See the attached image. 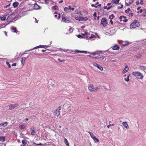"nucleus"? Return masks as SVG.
Segmentation results:
<instances>
[{"mask_svg":"<svg viewBox=\"0 0 146 146\" xmlns=\"http://www.w3.org/2000/svg\"><path fill=\"white\" fill-rule=\"evenodd\" d=\"M16 66V63H13L12 64V66Z\"/></svg>","mask_w":146,"mask_h":146,"instance_id":"obj_57","label":"nucleus"},{"mask_svg":"<svg viewBox=\"0 0 146 146\" xmlns=\"http://www.w3.org/2000/svg\"><path fill=\"white\" fill-rule=\"evenodd\" d=\"M129 69L128 66L127 65L126 66H125L124 69L122 73L123 74H124L125 72H127L128 71V70H129Z\"/></svg>","mask_w":146,"mask_h":146,"instance_id":"obj_13","label":"nucleus"},{"mask_svg":"<svg viewBox=\"0 0 146 146\" xmlns=\"http://www.w3.org/2000/svg\"><path fill=\"white\" fill-rule=\"evenodd\" d=\"M19 5V3L17 2H15L13 4V6L14 8L17 7Z\"/></svg>","mask_w":146,"mask_h":146,"instance_id":"obj_21","label":"nucleus"},{"mask_svg":"<svg viewBox=\"0 0 146 146\" xmlns=\"http://www.w3.org/2000/svg\"><path fill=\"white\" fill-rule=\"evenodd\" d=\"M100 24L101 25H102L104 27L107 26L108 24L107 19L103 17L102 19Z\"/></svg>","mask_w":146,"mask_h":146,"instance_id":"obj_5","label":"nucleus"},{"mask_svg":"<svg viewBox=\"0 0 146 146\" xmlns=\"http://www.w3.org/2000/svg\"><path fill=\"white\" fill-rule=\"evenodd\" d=\"M139 10V11H138L137 12V13H142L143 12V10H142V9H140V10Z\"/></svg>","mask_w":146,"mask_h":146,"instance_id":"obj_50","label":"nucleus"},{"mask_svg":"<svg viewBox=\"0 0 146 146\" xmlns=\"http://www.w3.org/2000/svg\"><path fill=\"white\" fill-rule=\"evenodd\" d=\"M122 124L124 127L126 129H128L129 128L128 124L126 122H124L122 123Z\"/></svg>","mask_w":146,"mask_h":146,"instance_id":"obj_14","label":"nucleus"},{"mask_svg":"<svg viewBox=\"0 0 146 146\" xmlns=\"http://www.w3.org/2000/svg\"><path fill=\"white\" fill-rule=\"evenodd\" d=\"M52 9L53 10H56V6H53L52 7Z\"/></svg>","mask_w":146,"mask_h":146,"instance_id":"obj_47","label":"nucleus"},{"mask_svg":"<svg viewBox=\"0 0 146 146\" xmlns=\"http://www.w3.org/2000/svg\"><path fill=\"white\" fill-rule=\"evenodd\" d=\"M64 22L67 23H69L70 22V20L69 18L67 17H64Z\"/></svg>","mask_w":146,"mask_h":146,"instance_id":"obj_15","label":"nucleus"},{"mask_svg":"<svg viewBox=\"0 0 146 146\" xmlns=\"http://www.w3.org/2000/svg\"><path fill=\"white\" fill-rule=\"evenodd\" d=\"M11 31L13 32L17 33L18 31L15 27H13L11 29Z\"/></svg>","mask_w":146,"mask_h":146,"instance_id":"obj_26","label":"nucleus"},{"mask_svg":"<svg viewBox=\"0 0 146 146\" xmlns=\"http://www.w3.org/2000/svg\"><path fill=\"white\" fill-rule=\"evenodd\" d=\"M39 47H38V46H36V47H34V48H33V49H30L29 51H30V50H33L34 49H36L38 48H39Z\"/></svg>","mask_w":146,"mask_h":146,"instance_id":"obj_54","label":"nucleus"},{"mask_svg":"<svg viewBox=\"0 0 146 146\" xmlns=\"http://www.w3.org/2000/svg\"><path fill=\"white\" fill-rule=\"evenodd\" d=\"M69 30L70 32H72L73 31V30L72 29L71 27L69 29Z\"/></svg>","mask_w":146,"mask_h":146,"instance_id":"obj_52","label":"nucleus"},{"mask_svg":"<svg viewBox=\"0 0 146 146\" xmlns=\"http://www.w3.org/2000/svg\"><path fill=\"white\" fill-rule=\"evenodd\" d=\"M75 15H78V14H80L82 15V12L81 11H79L78 12V11L77 10H75Z\"/></svg>","mask_w":146,"mask_h":146,"instance_id":"obj_29","label":"nucleus"},{"mask_svg":"<svg viewBox=\"0 0 146 146\" xmlns=\"http://www.w3.org/2000/svg\"><path fill=\"white\" fill-rule=\"evenodd\" d=\"M120 21H123L124 22H126L127 21V20L126 18V17L123 16H121L119 18Z\"/></svg>","mask_w":146,"mask_h":146,"instance_id":"obj_11","label":"nucleus"},{"mask_svg":"<svg viewBox=\"0 0 146 146\" xmlns=\"http://www.w3.org/2000/svg\"><path fill=\"white\" fill-rule=\"evenodd\" d=\"M132 74L134 76L139 79H142L143 77V74L139 72H132Z\"/></svg>","mask_w":146,"mask_h":146,"instance_id":"obj_2","label":"nucleus"},{"mask_svg":"<svg viewBox=\"0 0 146 146\" xmlns=\"http://www.w3.org/2000/svg\"><path fill=\"white\" fill-rule=\"evenodd\" d=\"M61 106H59L55 111V113L56 114V115L57 116H58L60 115V111L61 110Z\"/></svg>","mask_w":146,"mask_h":146,"instance_id":"obj_10","label":"nucleus"},{"mask_svg":"<svg viewBox=\"0 0 146 146\" xmlns=\"http://www.w3.org/2000/svg\"><path fill=\"white\" fill-rule=\"evenodd\" d=\"M86 33H87L86 32L85 33V34H84V37H86V38L88 37V34Z\"/></svg>","mask_w":146,"mask_h":146,"instance_id":"obj_49","label":"nucleus"},{"mask_svg":"<svg viewBox=\"0 0 146 146\" xmlns=\"http://www.w3.org/2000/svg\"><path fill=\"white\" fill-rule=\"evenodd\" d=\"M8 124V122H5L3 123H0V127H4L7 126Z\"/></svg>","mask_w":146,"mask_h":146,"instance_id":"obj_18","label":"nucleus"},{"mask_svg":"<svg viewBox=\"0 0 146 146\" xmlns=\"http://www.w3.org/2000/svg\"><path fill=\"white\" fill-rule=\"evenodd\" d=\"M131 9L130 8H128L127 10H125V12L126 13H127L130 11Z\"/></svg>","mask_w":146,"mask_h":146,"instance_id":"obj_40","label":"nucleus"},{"mask_svg":"<svg viewBox=\"0 0 146 146\" xmlns=\"http://www.w3.org/2000/svg\"><path fill=\"white\" fill-rule=\"evenodd\" d=\"M97 67L99 68L100 70H102L103 69V67L98 64V66H97Z\"/></svg>","mask_w":146,"mask_h":146,"instance_id":"obj_38","label":"nucleus"},{"mask_svg":"<svg viewBox=\"0 0 146 146\" xmlns=\"http://www.w3.org/2000/svg\"><path fill=\"white\" fill-rule=\"evenodd\" d=\"M42 52H45V51H46V50H42Z\"/></svg>","mask_w":146,"mask_h":146,"instance_id":"obj_64","label":"nucleus"},{"mask_svg":"<svg viewBox=\"0 0 146 146\" xmlns=\"http://www.w3.org/2000/svg\"><path fill=\"white\" fill-rule=\"evenodd\" d=\"M79 19H77V20H78L79 21H87L88 20V18L87 17H82L80 16L79 17Z\"/></svg>","mask_w":146,"mask_h":146,"instance_id":"obj_9","label":"nucleus"},{"mask_svg":"<svg viewBox=\"0 0 146 146\" xmlns=\"http://www.w3.org/2000/svg\"><path fill=\"white\" fill-rule=\"evenodd\" d=\"M57 14L58 13L57 12H55L54 13V14H55L54 16L56 18L59 19L60 18V14H58V17L57 15Z\"/></svg>","mask_w":146,"mask_h":146,"instance_id":"obj_19","label":"nucleus"},{"mask_svg":"<svg viewBox=\"0 0 146 146\" xmlns=\"http://www.w3.org/2000/svg\"><path fill=\"white\" fill-rule=\"evenodd\" d=\"M139 2L140 4L141 5H142L143 4V0H140Z\"/></svg>","mask_w":146,"mask_h":146,"instance_id":"obj_51","label":"nucleus"},{"mask_svg":"<svg viewBox=\"0 0 146 146\" xmlns=\"http://www.w3.org/2000/svg\"><path fill=\"white\" fill-rule=\"evenodd\" d=\"M110 22L111 25H112L113 24V22L112 21V19H111L110 20Z\"/></svg>","mask_w":146,"mask_h":146,"instance_id":"obj_59","label":"nucleus"},{"mask_svg":"<svg viewBox=\"0 0 146 146\" xmlns=\"http://www.w3.org/2000/svg\"><path fill=\"white\" fill-rule=\"evenodd\" d=\"M34 8L35 9H41V7L37 4H35L34 6Z\"/></svg>","mask_w":146,"mask_h":146,"instance_id":"obj_22","label":"nucleus"},{"mask_svg":"<svg viewBox=\"0 0 146 146\" xmlns=\"http://www.w3.org/2000/svg\"><path fill=\"white\" fill-rule=\"evenodd\" d=\"M120 0H112V3L115 4H117L119 3Z\"/></svg>","mask_w":146,"mask_h":146,"instance_id":"obj_27","label":"nucleus"},{"mask_svg":"<svg viewBox=\"0 0 146 146\" xmlns=\"http://www.w3.org/2000/svg\"><path fill=\"white\" fill-rule=\"evenodd\" d=\"M82 15H81L80 14H78V15H74L73 17L76 20H77V19H79L78 18H79V17L81 16L82 17Z\"/></svg>","mask_w":146,"mask_h":146,"instance_id":"obj_16","label":"nucleus"},{"mask_svg":"<svg viewBox=\"0 0 146 146\" xmlns=\"http://www.w3.org/2000/svg\"><path fill=\"white\" fill-rule=\"evenodd\" d=\"M9 15V13L7 12L5 13V16L6 17V16L8 15Z\"/></svg>","mask_w":146,"mask_h":146,"instance_id":"obj_56","label":"nucleus"},{"mask_svg":"<svg viewBox=\"0 0 146 146\" xmlns=\"http://www.w3.org/2000/svg\"><path fill=\"white\" fill-rule=\"evenodd\" d=\"M93 64V65L94 66H96V67H97L98 66V64L96 63H94Z\"/></svg>","mask_w":146,"mask_h":146,"instance_id":"obj_46","label":"nucleus"},{"mask_svg":"<svg viewBox=\"0 0 146 146\" xmlns=\"http://www.w3.org/2000/svg\"><path fill=\"white\" fill-rule=\"evenodd\" d=\"M22 143L24 145L27 144L26 141L25 140H23L22 141Z\"/></svg>","mask_w":146,"mask_h":146,"instance_id":"obj_39","label":"nucleus"},{"mask_svg":"<svg viewBox=\"0 0 146 146\" xmlns=\"http://www.w3.org/2000/svg\"><path fill=\"white\" fill-rule=\"evenodd\" d=\"M134 1V0H130L129 1L128 3H125V5L126 6H129Z\"/></svg>","mask_w":146,"mask_h":146,"instance_id":"obj_23","label":"nucleus"},{"mask_svg":"<svg viewBox=\"0 0 146 146\" xmlns=\"http://www.w3.org/2000/svg\"><path fill=\"white\" fill-rule=\"evenodd\" d=\"M115 17L114 15L113 14H112L111 15H110L109 18L111 19H113Z\"/></svg>","mask_w":146,"mask_h":146,"instance_id":"obj_36","label":"nucleus"},{"mask_svg":"<svg viewBox=\"0 0 146 146\" xmlns=\"http://www.w3.org/2000/svg\"><path fill=\"white\" fill-rule=\"evenodd\" d=\"M38 47H39V48H45L46 47H47L48 46L46 45H40L38 46Z\"/></svg>","mask_w":146,"mask_h":146,"instance_id":"obj_32","label":"nucleus"},{"mask_svg":"<svg viewBox=\"0 0 146 146\" xmlns=\"http://www.w3.org/2000/svg\"><path fill=\"white\" fill-rule=\"evenodd\" d=\"M10 6V4H9V5H6V6H5V8H7L8 7H9Z\"/></svg>","mask_w":146,"mask_h":146,"instance_id":"obj_62","label":"nucleus"},{"mask_svg":"<svg viewBox=\"0 0 146 146\" xmlns=\"http://www.w3.org/2000/svg\"><path fill=\"white\" fill-rule=\"evenodd\" d=\"M136 3L137 5H138V4H140V2H139V1H136Z\"/></svg>","mask_w":146,"mask_h":146,"instance_id":"obj_58","label":"nucleus"},{"mask_svg":"<svg viewBox=\"0 0 146 146\" xmlns=\"http://www.w3.org/2000/svg\"><path fill=\"white\" fill-rule=\"evenodd\" d=\"M88 90L90 91L95 92L97 91L98 89V87H95L92 84H90L88 87Z\"/></svg>","mask_w":146,"mask_h":146,"instance_id":"obj_4","label":"nucleus"},{"mask_svg":"<svg viewBox=\"0 0 146 146\" xmlns=\"http://www.w3.org/2000/svg\"><path fill=\"white\" fill-rule=\"evenodd\" d=\"M88 133L90 134L91 137L93 139L95 143H97L99 141V139L97 138L90 131H89Z\"/></svg>","mask_w":146,"mask_h":146,"instance_id":"obj_6","label":"nucleus"},{"mask_svg":"<svg viewBox=\"0 0 146 146\" xmlns=\"http://www.w3.org/2000/svg\"><path fill=\"white\" fill-rule=\"evenodd\" d=\"M93 16L94 17H96V12H94L93 14Z\"/></svg>","mask_w":146,"mask_h":146,"instance_id":"obj_55","label":"nucleus"},{"mask_svg":"<svg viewBox=\"0 0 146 146\" xmlns=\"http://www.w3.org/2000/svg\"><path fill=\"white\" fill-rule=\"evenodd\" d=\"M91 5V6L92 7H94L96 8H97L98 7V6L96 4H95V5L92 4Z\"/></svg>","mask_w":146,"mask_h":146,"instance_id":"obj_45","label":"nucleus"},{"mask_svg":"<svg viewBox=\"0 0 146 146\" xmlns=\"http://www.w3.org/2000/svg\"><path fill=\"white\" fill-rule=\"evenodd\" d=\"M12 15H10L7 18V20H10L11 21V20L12 19Z\"/></svg>","mask_w":146,"mask_h":146,"instance_id":"obj_33","label":"nucleus"},{"mask_svg":"<svg viewBox=\"0 0 146 146\" xmlns=\"http://www.w3.org/2000/svg\"><path fill=\"white\" fill-rule=\"evenodd\" d=\"M111 6L110 7H107V9L108 10H109V9H110L111 8Z\"/></svg>","mask_w":146,"mask_h":146,"instance_id":"obj_60","label":"nucleus"},{"mask_svg":"<svg viewBox=\"0 0 146 146\" xmlns=\"http://www.w3.org/2000/svg\"><path fill=\"white\" fill-rule=\"evenodd\" d=\"M141 7H138L137 8V10H140V9H141Z\"/></svg>","mask_w":146,"mask_h":146,"instance_id":"obj_61","label":"nucleus"},{"mask_svg":"<svg viewBox=\"0 0 146 146\" xmlns=\"http://www.w3.org/2000/svg\"><path fill=\"white\" fill-rule=\"evenodd\" d=\"M26 58L25 57H23L21 59V62L22 64L23 65L25 63Z\"/></svg>","mask_w":146,"mask_h":146,"instance_id":"obj_20","label":"nucleus"},{"mask_svg":"<svg viewBox=\"0 0 146 146\" xmlns=\"http://www.w3.org/2000/svg\"><path fill=\"white\" fill-rule=\"evenodd\" d=\"M64 141L65 142V143L66 144V146H69V143L67 139L64 138Z\"/></svg>","mask_w":146,"mask_h":146,"instance_id":"obj_30","label":"nucleus"},{"mask_svg":"<svg viewBox=\"0 0 146 146\" xmlns=\"http://www.w3.org/2000/svg\"><path fill=\"white\" fill-rule=\"evenodd\" d=\"M0 141L2 142L5 141V137L4 136L0 137Z\"/></svg>","mask_w":146,"mask_h":146,"instance_id":"obj_25","label":"nucleus"},{"mask_svg":"<svg viewBox=\"0 0 146 146\" xmlns=\"http://www.w3.org/2000/svg\"><path fill=\"white\" fill-rule=\"evenodd\" d=\"M9 109L11 110H13L14 108H17L18 109H19L20 108L19 104H11L10 105H9Z\"/></svg>","mask_w":146,"mask_h":146,"instance_id":"obj_7","label":"nucleus"},{"mask_svg":"<svg viewBox=\"0 0 146 146\" xmlns=\"http://www.w3.org/2000/svg\"><path fill=\"white\" fill-rule=\"evenodd\" d=\"M31 135H34L36 133V129L34 127H32L31 129Z\"/></svg>","mask_w":146,"mask_h":146,"instance_id":"obj_12","label":"nucleus"},{"mask_svg":"<svg viewBox=\"0 0 146 146\" xmlns=\"http://www.w3.org/2000/svg\"><path fill=\"white\" fill-rule=\"evenodd\" d=\"M142 15L143 17H146V9H143V13L142 14Z\"/></svg>","mask_w":146,"mask_h":146,"instance_id":"obj_28","label":"nucleus"},{"mask_svg":"<svg viewBox=\"0 0 146 146\" xmlns=\"http://www.w3.org/2000/svg\"><path fill=\"white\" fill-rule=\"evenodd\" d=\"M130 76V75L129 74L128 76L127 77V78H124V80L127 81V82H128L129 80V76Z\"/></svg>","mask_w":146,"mask_h":146,"instance_id":"obj_37","label":"nucleus"},{"mask_svg":"<svg viewBox=\"0 0 146 146\" xmlns=\"http://www.w3.org/2000/svg\"><path fill=\"white\" fill-rule=\"evenodd\" d=\"M120 48V47L117 45H116L112 47V49L113 50H119Z\"/></svg>","mask_w":146,"mask_h":146,"instance_id":"obj_17","label":"nucleus"},{"mask_svg":"<svg viewBox=\"0 0 146 146\" xmlns=\"http://www.w3.org/2000/svg\"><path fill=\"white\" fill-rule=\"evenodd\" d=\"M25 126L23 125H21L19 126V128L20 129H25Z\"/></svg>","mask_w":146,"mask_h":146,"instance_id":"obj_34","label":"nucleus"},{"mask_svg":"<svg viewBox=\"0 0 146 146\" xmlns=\"http://www.w3.org/2000/svg\"><path fill=\"white\" fill-rule=\"evenodd\" d=\"M6 18V17L4 15L3 17H1L0 19L1 20L4 21L5 20Z\"/></svg>","mask_w":146,"mask_h":146,"instance_id":"obj_35","label":"nucleus"},{"mask_svg":"<svg viewBox=\"0 0 146 146\" xmlns=\"http://www.w3.org/2000/svg\"><path fill=\"white\" fill-rule=\"evenodd\" d=\"M95 36V35H94L92 34L91 36L90 37V38H94Z\"/></svg>","mask_w":146,"mask_h":146,"instance_id":"obj_53","label":"nucleus"},{"mask_svg":"<svg viewBox=\"0 0 146 146\" xmlns=\"http://www.w3.org/2000/svg\"><path fill=\"white\" fill-rule=\"evenodd\" d=\"M91 55L89 56L92 58H99L101 57V56L100 55V53L97 52H94L92 53L89 52Z\"/></svg>","mask_w":146,"mask_h":146,"instance_id":"obj_1","label":"nucleus"},{"mask_svg":"<svg viewBox=\"0 0 146 146\" xmlns=\"http://www.w3.org/2000/svg\"><path fill=\"white\" fill-rule=\"evenodd\" d=\"M140 25V23L137 20H134L130 25L131 29L135 28L137 27H139Z\"/></svg>","mask_w":146,"mask_h":146,"instance_id":"obj_3","label":"nucleus"},{"mask_svg":"<svg viewBox=\"0 0 146 146\" xmlns=\"http://www.w3.org/2000/svg\"><path fill=\"white\" fill-rule=\"evenodd\" d=\"M129 16L130 17H131L133 16V14L132 13H130L129 14Z\"/></svg>","mask_w":146,"mask_h":146,"instance_id":"obj_43","label":"nucleus"},{"mask_svg":"<svg viewBox=\"0 0 146 146\" xmlns=\"http://www.w3.org/2000/svg\"><path fill=\"white\" fill-rule=\"evenodd\" d=\"M6 64L9 66V68H10L11 67V66L10 65V64H9V62H6Z\"/></svg>","mask_w":146,"mask_h":146,"instance_id":"obj_44","label":"nucleus"},{"mask_svg":"<svg viewBox=\"0 0 146 146\" xmlns=\"http://www.w3.org/2000/svg\"><path fill=\"white\" fill-rule=\"evenodd\" d=\"M78 53H84L85 54H87V53H89V52H87L86 51H79V50H77V51L76 52Z\"/></svg>","mask_w":146,"mask_h":146,"instance_id":"obj_24","label":"nucleus"},{"mask_svg":"<svg viewBox=\"0 0 146 146\" xmlns=\"http://www.w3.org/2000/svg\"><path fill=\"white\" fill-rule=\"evenodd\" d=\"M140 68L142 70H145L146 68V67L143 66H140Z\"/></svg>","mask_w":146,"mask_h":146,"instance_id":"obj_41","label":"nucleus"},{"mask_svg":"<svg viewBox=\"0 0 146 146\" xmlns=\"http://www.w3.org/2000/svg\"><path fill=\"white\" fill-rule=\"evenodd\" d=\"M74 9V8L73 7H72L71 6H69L68 7L64 8V11L66 12H70L71 10L73 11Z\"/></svg>","mask_w":146,"mask_h":146,"instance_id":"obj_8","label":"nucleus"},{"mask_svg":"<svg viewBox=\"0 0 146 146\" xmlns=\"http://www.w3.org/2000/svg\"><path fill=\"white\" fill-rule=\"evenodd\" d=\"M48 0H45V2L47 4H48V3L47 2V1Z\"/></svg>","mask_w":146,"mask_h":146,"instance_id":"obj_63","label":"nucleus"},{"mask_svg":"<svg viewBox=\"0 0 146 146\" xmlns=\"http://www.w3.org/2000/svg\"><path fill=\"white\" fill-rule=\"evenodd\" d=\"M142 56L141 54H138L136 55V57L137 58H141Z\"/></svg>","mask_w":146,"mask_h":146,"instance_id":"obj_31","label":"nucleus"},{"mask_svg":"<svg viewBox=\"0 0 146 146\" xmlns=\"http://www.w3.org/2000/svg\"><path fill=\"white\" fill-rule=\"evenodd\" d=\"M77 37L80 38H83V36H82L80 35H78Z\"/></svg>","mask_w":146,"mask_h":146,"instance_id":"obj_48","label":"nucleus"},{"mask_svg":"<svg viewBox=\"0 0 146 146\" xmlns=\"http://www.w3.org/2000/svg\"><path fill=\"white\" fill-rule=\"evenodd\" d=\"M123 7V5L122 4H121V5L120 6H118L117 8L119 9H120L121 8H122Z\"/></svg>","mask_w":146,"mask_h":146,"instance_id":"obj_42","label":"nucleus"}]
</instances>
